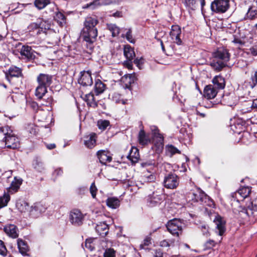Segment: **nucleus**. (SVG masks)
<instances>
[{
	"mask_svg": "<svg viewBox=\"0 0 257 257\" xmlns=\"http://www.w3.org/2000/svg\"><path fill=\"white\" fill-rule=\"evenodd\" d=\"M151 238L150 237L147 236L146 237L143 243L140 244V248L142 249H146V247L151 244Z\"/></svg>",
	"mask_w": 257,
	"mask_h": 257,
	"instance_id": "nucleus-49",
	"label": "nucleus"
},
{
	"mask_svg": "<svg viewBox=\"0 0 257 257\" xmlns=\"http://www.w3.org/2000/svg\"><path fill=\"white\" fill-rule=\"evenodd\" d=\"M22 56L28 59H31L34 57L33 51L31 47L29 46L23 45L21 48L18 49Z\"/></svg>",
	"mask_w": 257,
	"mask_h": 257,
	"instance_id": "nucleus-19",
	"label": "nucleus"
},
{
	"mask_svg": "<svg viewBox=\"0 0 257 257\" xmlns=\"http://www.w3.org/2000/svg\"><path fill=\"white\" fill-rule=\"evenodd\" d=\"M107 206L112 209H116L120 205L119 200L114 197H108L106 200Z\"/></svg>",
	"mask_w": 257,
	"mask_h": 257,
	"instance_id": "nucleus-28",
	"label": "nucleus"
},
{
	"mask_svg": "<svg viewBox=\"0 0 257 257\" xmlns=\"http://www.w3.org/2000/svg\"><path fill=\"white\" fill-rule=\"evenodd\" d=\"M99 240L96 238H88L85 241V246L88 250L92 251L97 245Z\"/></svg>",
	"mask_w": 257,
	"mask_h": 257,
	"instance_id": "nucleus-29",
	"label": "nucleus"
},
{
	"mask_svg": "<svg viewBox=\"0 0 257 257\" xmlns=\"http://www.w3.org/2000/svg\"><path fill=\"white\" fill-rule=\"evenodd\" d=\"M84 144L88 148H93L96 144V134L91 133L84 137Z\"/></svg>",
	"mask_w": 257,
	"mask_h": 257,
	"instance_id": "nucleus-20",
	"label": "nucleus"
},
{
	"mask_svg": "<svg viewBox=\"0 0 257 257\" xmlns=\"http://www.w3.org/2000/svg\"><path fill=\"white\" fill-rule=\"evenodd\" d=\"M39 84L48 87L52 82V76L46 74H40L37 78Z\"/></svg>",
	"mask_w": 257,
	"mask_h": 257,
	"instance_id": "nucleus-16",
	"label": "nucleus"
},
{
	"mask_svg": "<svg viewBox=\"0 0 257 257\" xmlns=\"http://www.w3.org/2000/svg\"><path fill=\"white\" fill-rule=\"evenodd\" d=\"M69 219L73 225H80L82 223L83 215L78 210H73L70 212Z\"/></svg>",
	"mask_w": 257,
	"mask_h": 257,
	"instance_id": "nucleus-11",
	"label": "nucleus"
},
{
	"mask_svg": "<svg viewBox=\"0 0 257 257\" xmlns=\"http://www.w3.org/2000/svg\"><path fill=\"white\" fill-rule=\"evenodd\" d=\"M251 192V188L249 187H243L234 193L237 201L243 200L248 197Z\"/></svg>",
	"mask_w": 257,
	"mask_h": 257,
	"instance_id": "nucleus-17",
	"label": "nucleus"
},
{
	"mask_svg": "<svg viewBox=\"0 0 257 257\" xmlns=\"http://www.w3.org/2000/svg\"><path fill=\"white\" fill-rule=\"evenodd\" d=\"M105 86L99 80H97L95 84V92L96 95H98L102 93L105 90Z\"/></svg>",
	"mask_w": 257,
	"mask_h": 257,
	"instance_id": "nucleus-41",
	"label": "nucleus"
},
{
	"mask_svg": "<svg viewBox=\"0 0 257 257\" xmlns=\"http://www.w3.org/2000/svg\"><path fill=\"white\" fill-rule=\"evenodd\" d=\"M16 206L18 210L24 215L28 216L30 206L25 201L20 200L17 202Z\"/></svg>",
	"mask_w": 257,
	"mask_h": 257,
	"instance_id": "nucleus-22",
	"label": "nucleus"
},
{
	"mask_svg": "<svg viewBox=\"0 0 257 257\" xmlns=\"http://www.w3.org/2000/svg\"><path fill=\"white\" fill-rule=\"evenodd\" d=\"M80 77L78 79V82L83 86H91L93 81L91 77V72L84 71L80 73Z\"/></svg>",
	"mask_w": 257,
	"mask_h": 257,
	"instance_id": "nucleus-10",
	"label": "nucleus"
},
{
	"mask_svg": "<svg viewBox=\"0 0 257 257\" xmlns=\"http://www.w3.org/2000/svg\"><path fill=\"white\" fill-rule=\"evenodd\" d=\"M163 188H158L156 191L153 192L152 194L148 196V202L149 205L153 207L157 205L162 200Z\"/></svg>",
	"mask_w": 257,
	"mask_h": 257,
	"instance_id": "nucleus-8",
	"label": "nucleus"
},
{
	"mask_svg": "<svg viewBox=\"0 0 257 257\" xmlns=\"http://www.w3.org/2000/svg\"><path fill=\"white\" fill-rule=\"evenodd\" d=\"M181 34V28L177 25L173 26L170 32V36L173 42L178 45L182 44V41L180 38Z\"/></svg>",
	"mask_w": 257,
	"mask_h": 257,
	"instance_id": "nucleus-13",
	"label": "nucleus"
},
{
	"mask_svg": "<svg viewBox=\"0 0 257 257\" xmlns=\"http://www.w3.org/2000/svg\"><path fill=\"white\" fill-rule=\"evenodd\" d=\"M46 209V205L42 203H34L30 206L28 216L33 218H38L45 212Z\"/></svg>",
	"mask_w": 257,
	"mask_h": 257,
	"instance_id": "nucleus-6",
	"label": "nucleus"
},
{
	"mask_svg": "<svg viewBox=\"0 0 257 257\" xmlns=\"http://www.w3.org/2000/svg\"><path fill=\"white\" fill-rule=\"evenodd\" d=\"M84 99L90 106L95 107L97 105V102L94 100V95L92 93L86 94Z\"/></svg>",
	"mask_w": 257,
	"mask_h": 257,
	"instance_id": "nucleus-35",
	"label": "nucleus"
},
{
	"mask_svg": "<svg viewBox=\"0 0 257 257\" xmlns=\"http://www.w3.org/2000/svg\"><path fill=\"white\" fill-rule=\"evenodd\" d=\"M203 202L201 203L203 205H206L210 207H213L214 206V202L211 198L205 194V196L203 197Z\"/></svg>",
	"mask_w": 257,
	"mask_h": 257,
	"instance_id": "nucleus-47",
	"label": "nucleus"
},
{
	"mask_svg": "<svg viewBox=\"0 0 257 257\" xmlns=\"http://www.w3.org/2000/svg\"><path fill=\"white\" fill-rule=\"evenodd\" d=\"M7 79L10 81V78L12 77H19L22 75V70L15 66H12L9 70L5 72Z\"/></svg>",
	"mask_w": 257,
	"mask_h": 257,
	"instance_id": "nucleus-15",
	"label": "nucleus"
},
{
	"mask_svg": "<svg viewBox=\"0 0 257 257\" xmlns=\"http://www.w3.org/2000/svg\"><path fill=\"white\" fill-rule=\"evenodd\" d=\"M63 173V171L61 168L56 169L54 172V174L56 175H61Z\"/></svg>",
	"mask_w": 257,
	"mask_h": 257,
	"instance_id": "nucleus-64",
	"label": "nucleus"
},
{
	"mask_svg": "<svg viewBox=\"0 0 257 257\" xmlns=\"http://www.w3.org/2000/svg\"><path fill=\"white\" fill-rule=\"evenodd\" d=\"M134 63L140 69L141 66L144 63V59L142 58H141L140 59L136 58L134 60Z\"/></svg>",
	"mask_w": 257,
	"mask_h": 257,
	"instance_id": "nucleus-59",
	"label": "nucleus"
},
{
	"mask_svg": "<svg viewBox=\"0 0 257 257\" xmlns=\"http://www.w3.org/2000/svg\"><path fill=\"white\" fill-rule=\"evenodd\" d=\"M250 53L253 56H257V48L252 47L250 49Z\"/></svg>",
	"mask_w": 257,
	"mask_h": 257,
	"instance_id": "nucleus-63",
	"label": "nucleus"
},
{
	"mask_svg": "<svg viewBox=\"0 0 257 257\" xmlns=\"http://www.w3.org/2000/svg\"><path fill=\"white\" fill-rule=\"evenodd\" d=\"M184 4L188 8L194 9L195 8V0H183Z\"/></svg>",
	"mask_w": 257,
	"mask_h": 257,
	"instance_id": "nucleus-50",
	"label": "nucleus"
},
{
	"mask_svg": "<svg viewBox=\"0 0 257 257\" xmlns=\"http://www.w3.org/2000/svg\"><path fill=\"white\" fill-rule=\"evenodd\" d=\"M250 80L249 85L251 89H253L257 85V70L252 72L250 76Z\"/></svg>",
	"mask_w": 257,
	"mask_h": 257,
	"instance_id": "nucleus-45",
	"label": "nucleus"
},
{
	"mask_svg": "<svg viewBox=\"0 0 257 257\" xmlns=\"http://www.w3.org/2000/svg\"><path fill=\"white\" fill-rule=\"evenodd\" d=\"M34 168L39 172H41L44 169V166L42 162L36 161V163L33 164Z\"/></svg>",
	"mask_w": 257,
	"mask_h": 257,
	"instance_id": "nucleus-54",
	"label": "nucleus"
},
{
	"mask_svg": "<svg viewBox=\"0 0 257 257\" xmlns=\"http://www.w3.org/2000/svg\"><path fill=\"white\" fill-rule=\"evenodd\" d=\"M107 29L111 32L112 36L114 37L119 33V28L114 24H107Z\"/></svg>",
	"mask_w": 257,
	"mask_h": 257,
	"instance_id": "nucleus-43",
	"label": "nucleus"
},
{
	"mask_svg": "<svg viewBox=\"0 0 257 257\" xmlns=\"http://www.w3.org/2000/svg\"><path fill=\"white\" fill-rule=\"evenodd\" d=\"M211 215L212 216L214 217L213 218V221L216 225V227L217 229L218 230V234L221 236L225 231V222L219 215H217L216 214H211Z\"/></svg>",
	"mask_w": 257,
	"mask_h": 257,
	"instance_id": "nucleus-12",
	"label": "nucleus"
},
{
	"mask_svg": "<svg viewBox=\"0 0 257 257\" xmlns=\"http://www.w3.org/2000/svg\"><path fill=\"white\" fill-rule=\"evenodd\" d=\"M0 131L5 135V142L7 148L15 149L19 147V139L12 134V131L9 126L1 127Z\"/></svg>",
	"mask_w": 257,
	"mask_h": 257,
	"instance_id": "nucleus-3",
	"label": "nucleus"
},
{
	"mask_svg": "<svg viewBox=\"0 0 257 257\" xmlns=\"http://www.w3.org/2000/svg\"><path fill=\"white\" fill-rule=\"evenodd\" d=\"M247 208L246 213L248 216L252 214L253 211H257V197L247 205Z\"/></svg>",
	"mask_w": 257,
	"mask_h": 257,
	"instance_id": "nucleus-36",
	"label": "nucleus"
},
{
	"mask_svg": "<svg viewBox=\"0 0 257 257\" xmlns=\"http://www.w3.org/2000/svg\"><path fill=\"white\" fill-rule=\"evenodd\" d=\"M201 230L203 234L206 236H208L210 235L208 227L206 225H203L201 226Z\"/></svg>",
	"mask_w": 257,
	"mask_h": 257,
	"instance_id": "nucleus-58",
	"label": "nucleus"
},
{
	"mask_svg": "<svg viewBox=\"0 0 257 257\" xmlns=\"http://www.w3.org/2000/svg\"><path fill=\"white\" fill-rule=\"evenodd\" d=\"M125 37L127 40L130 43H134L135 42V40L133 38L132 31L131 29H129L126 32Z\"/></svg>",
	"mask_w": 257,
	"mask_h": 257,
	"instance_id": "nucleus-56",
	"label": "nucleus"
},
{
	"mask_svg": "<svg viewBox=\"0 0 257 257\" xmlns=\"http://www.w3.org/2000/svg\"><path fill=\"white\" fill-rule=\"evenodd\" d=\"M215 243L213 240H209L204 244V249H208L212 248L214 246Z\"/></svg>",
	"mask_w": 257,
	"mask_h": 257,
	"instance_id": "nucleus-55",
	"label": "nucleus"
},
{
	"mask_svg": "<svg viewBox=\"0 0 257 257\" xmlns=\"http://www.w3.org/2000/svg\"><path fill=\"white\" fill-rule=\"evenodd\" d=\"M174 243L173 240L164 239L160 242V245L162 247H169L171 246Z\"/></svg>",
	"mask_w": 257,
	"mask_h": 257,
	"instance_id": "nucleus-52",
	"label": "nucleus"
},
{
	"mask_svg": "<svg viewBox=\"0 0 257 257\" xmlns=\"http://www.w3.org/2000/svg\"><path fill=\"white\" fill-rule=\"evenodd\" d=\"M229 0H215L211 5V8L213 12L217 13H223L229 8Z\"/></svg>",
	"mask_w": 257,
	"mask_h": 257,
	"instance_id": "nucleus-7",
	"label": "nucleus"
},
{
	"mask_svg": "<svg viewBox=\"0 0 257 257\" xmlns=\"http://www.w3.org/2000/svg\"><path fill=\"white\" fill-rule=\"evenodd\" d=\"M53 102V98L51 96H49L45 100V102L42 103V104L46 106H48L52 104Z\"/></svg>",
	"mask_w": 257,
	"mask_h": 257,
	"instance_id": "nucleus-60",
	"label": "nucleus"
},
{
	"mask_svg": "<svg viewBox=\"0 0 257 257\" xmlns=\"http://www.w3.org/2000/svg\"><path fill=\"white\" fill-rule=\"evenodd\" d=\"M10 200V197L8 193H5L3 196L0 197V208L5 207Z\"/></svg>",
	"mask_w": 257,
	"mask_h": 257,
	"instance_id": "nucleus-44",
	"label": "nucleus"
},
{
	"mask_svg": "<svg viewBox=\"0 0 257 257\" xmlns=\"http://www.w3.org/2000/svg\"><path fill=\"white\" fill-rule=\"evenodd\" d=\"M166 153L172 157L173 155L178 153L180 154V151L172 145H168L166 146Z\"/></svg>",
	"mask_w": 257,
	"mask_h": 257,
	"instance_id": "nucleus-42",
	"label": "nucleus"
},
{
	"mask_svg": "<svg viewBox=\"0 0 257 257\" xmlns=\"http://www.w3.org/2000/svg\"><path fill=\"white\" fill-rule=\"evenodd\" d=\"M37 21L40 26V29H41V33H46L47 30L50 29L51 25L48 22L44 21L41 19H38Z\"/></svg>",
	"mask_w": 257,
	"mask_h": 257,
	"instance_id": "nucleus-37",
	"label": "nucleus"
},
{
	"mask_svg": "<svg viewBox=\"0 0 257 257\" xmlns=\"http://www.w3.org/2000/svg\"><path fill=\"white\" fill-rule=\"evenodd\" d=\"M257 17V10L255 8L250 7L245 15V19L252 20Z\"/></svg>",
	"mask_w": 257,
	"mask_h": 257,
	"instance_id": "nucleus-40",
	"label": "nucleus"
},
{
	"mask_svg": "<svg viewBox=\"0 0 257 257\" xmlns=\"http://www.w3.org/2000/svg\"><path fill=\"white\" fill-rule=\"evenodd\" d=\"M212 82L218 89L224 88L225 85L224 79L221 76H215L213 79Z\"/></svg>",
	"mask_w": 257,
	"mask_h": 257,
	"instance_id": "nucleus-30",
	"label": "nucleus"
},
{
	"mask_svg": "<svg viewBox=\"0 0 257 257\" xmlns=\"http://www.w3.org/2000/svg\"><path fill=\"white\" fill-rule=\"evenodd\" d=\"M97 191V189L95 185V183L93 182L90 187V192L91 194L92 197L93 198H95L96 195V192Z\"/></svg>",
	"mask_w": 257,
	"mask_h": 257,
	"instance_id": "nucleus-53",
	"label": "nucleus"
},
{
	"mask_svg": "<svg viewBox=\"0 0 257 257\" xmlns=\"http://www.w3.org/2000/svg\"><path fill=\"white\" fill-rule=\"evenodd\" d=\"M179 182V178L176 174L170 173L165 176L163 185L167 189H174L178 187Z\"/></svg>",
	"mask_w": 257,
	"mask_h": 257,
	"instance_id": "nucleus-4",
	"label": "nucleus"
},
{
	"mask_svg": "<svg viewBox=\"0 0 257 257\" xmlns=\"http://www.w3.org/2000/svg\"><path fill=\"white\" fill-rule=\"evenodd\" d=\"M49 4L53 9L56 8L55 4L50 3L49 0H35V6L39 10L44 9Z\"/></svg>",
	"mask_w": 257,
	"mask_h": 257,
	"instance_id": "nucleus-27",
	"label": "nucleus"
},
{
	"mask_svg": "<svg viewBox=\"0 0 257 257\" xmlns=\"http://www.w3.org/2000/svg\"><path fill=\"white\" fill-rule=\"evenodd\" d=\"M97 156L100 162L102 164L109 163L112 160L110 153L106 151L100 150L97 152Z\"/></svg>",
	"mask_w": 257,
	"mask_h": 257,
	"instance_id": "nucleus-18",
	"label": "nucleus"
},
{
	"mask_svg": "<svg viewBox=\"0 0 257 257\" xmlns=\"http://www.w3.org/2000/svg\"><path fill=\"white\" fill-rule=\"evenodd\" d=\"M124 55L129 61L133 60L135 56L134 50L130 47H124Z\"/></svg>",
	"mask_w": 257,
	"mask_h": 257,
	"instance_id": "nucleus-39",
	"label": "nucleus"
},
{
	"mask_svg": "<svg viewBox=\"0 0 257 257\" xmlns=\"http://www.w3.org/2000/svg\"><path fill=\"white\" fill-rule=\"evenodd\" d=\"M128 79L127 82L131 84L132 82H133V79L132 78V76L131 75H125L123 77H122V79Z\"/></svg>",
	"mask_w": 257,
	"mask_h": 257,
	"instance_id": "nucleus-62",
	"label": "nucleus"
},
{
	"mask_svg": "<svg viewBox=\"0 0 257 257\" xmlns=\"http://www.w3.org/2000/svg\"><path fill=\"white\" fill-rule=\"evenodd\" d=\"M182 224L180 220L174 219L168 222L167 228L170 233L178 237L182 232Z\"/></svg>",
	"mask_w": 257,
	"mask_h": 257,
	"instance_id": "nucleus-5",
	"label": "nucleus"
},
{
	"mask_svg": "<svg viewBox=\"0 0 257 257\" xmlns=\"http://www.w3.org/2000/svg\"><path fill=\"white\" fill-rule=\"evenodd\" d=\"M17 244L20 252L23 255L26 254L29 250L28 246L26 242L19 238L17 240Z\"/></svg>",
	"mask_w": 257,
	"mask_h": 257,
	"instance_id": "nucleus-33",
	"label": "nucleus"
},
{
	"mask_svg": "<svg viewBox=\"0 0 257 257\" xmlns=\"http://www.w3.org/2000/svg\"><path fill=\"white\" fill-rule=\"evenodd\" d=\"M22 180L17 179L15 178L14 181L12 182L11 186L7 189L8 193L13 194L18 191L22 184Z\"/></svg>",
	"mask_w": 257,
	"mask_h": 257,
	"instance_id": "nucleus-25",
	"label": "nucleus"
},
{
	"mask_svg": "<svg viewBox=\"0 0 257 257\" xmlns=\"http://www.w3.org/2000/svg\"><path fill=\"white\" fill-rule=\"evenodd\" d=\"M217 93V90L212 85H208L206 86L204 89V96L207 99L214 98L216 96Z\"/></svg>",
	"mask_w": 257,
	"mask_h": 257,
	"instance_id": "nucleus-21",
	"label": "nucleus"
},
{
	"mask_svg": "<svg viewBox=\"0 0 257 257\" xmlns=\"http://www.w3.org/2000/svg\"><path fill=\"white\" fill-rule=\"evenodd\" d=\"M127 158L132 162L136 163L139 158V153L138 150L136 148H132Z\"/></svg>",
	"mask_w": 257,
	"mask_h": 257,
	"instance_id": "nucleus-34",
	"label": "nucleus"
},
{
	"mask_svg": "<svg viewBox=\"0 0 257 257\" xmlns=\"http://www.w3.org/2000/svg\"><path fill=\"white\" fill-rule=\"evenodd\" d=\"M213 57L210 63L211 66L217 71H220L227 65L230 55L227 50L224 48H219L213 54Z\"/></svg>",
	"mask_w": 257,
	"mask_h": 257,
	"instance_id": "nucleus-2",
	"label": "nucleus"
},
{
	"mask_svg": "<svg viewBox=\"0 0 257 257\" xmlns=\"http://www.w3.org/2000/svg\"><path fill=\"white\" fill-rule=\"evenodd\" d=\"M115 252L114 250L112 248L107 249L104 253V257H115Z\"/></svg>",
	"mask_w": 257,
	"mask_h": 257,
	"instance_id": "nucleus-51",
	"label": "nucleus"
},
{
	"mask_svg": "<svg viewBox=\"0 0 257 257\" xmlns=\"http://www.w3.org/2000/svg\"><path fill=\"white\" fill-rule=\"evenodd\" d=\"M109 121L107 120H100L97 122V125L99 129L104 130L109 125Z\"/></svg>",
	"mask_w": 257,
	"mask_h": 257,
	"instance_id": "nucleus-46",
	"label": "nucleus"
},
{
	"mask_svg": "<svg viewBox=\"0 0 257 257\" xmlns=\"http://www.w3.org/2000/svg\"><path fill=\"white\" fill-rule=\"evenodd\" d=\"M28 30L29 33H32V35H39L41 34V29H40V26L37 21L36 22L31 23L28 27Z\"/></svg>",
	"mask_w": 257,
	"mask_h": 257,
	"instance_id": "nucleus-26",
	"label": "nucleus"
},
{
	"mask_svg": "<svg viewBox=\"0 0 257 257\" xmlns=\"http://www.w3.org/2000/svg\"><path fill=\"white\" fill-rule=\"evenodd\" d=\"M153 142L155 146L156 147V151L161 152L164 147V138L162 135L159 133L158 128L153 130Z\"/></svg>",
	"mask_w": 257,
	"mask_h": 257,
	"instance_id": "nucleus-9",
	"label": "nucleus"
},
{
	"mask_svg": "<svg viewBox=\"0 0 257 257\" xmlns=\"http://www.w3.org/2000/svg\"><path fill=\"white\" fill-rule=\"evenodd\" d=\"M204 196H205V193L198 188L189 193L188 195V197L194 202H200V203L203 202Z\"/></svg>",
	"mask_w": 257,
	"mask_h": 257,
	"instance_id": "nucleus-14",
	"label": "nucleus"
},
{
	"mask_svg": "<svg viewBox=\"0 0 257 257\" xmlns=\"http://www.w3.org/2000/svg\"><path fill=\"white\" fill-rule=\"evenodd\" d=\"M27 131L32 135H35L37 131V127L33 123H30L26 127Z\"/></svg>",
	"mask_w": 257,
	"mask_h": 257,
	"instance_id": "nucleus-48",
	"label": "nucleus"
},
{
	"mask_svg": "<svg viewBox=\"0 0 257 257\" xmlns=\"http://www.w3.org/2000/svg\"><path fill=\"white\" fill-rule=\"evenodd\" d=\"M54 18L61 27H63L66 24V17L62 13L59 12L56 13Z\"/></svg>",
	"mask_w": 257,
	"mask_h": 257,
	"instance_id": "nucleus-38",
	"label": "nucleus"
},
{
	"mask_svg": "<svg viewBox=\"0 0 257 257\" xmlns=\"http://www.w3.org/2000/svg\"><path fill=\"white\" fill-rule=\"evenodd\" d=\"M138 139L139 143L141 145H147L150 142V140L149 137L146 135L145 132L143 130H141L139 134Z\"/></svg>",
	"mask_w": 257,
	"mask_h": 257,
	"instance_id": "nucleus-32",
	"label": "nucleus"
},
{
	"mask_svg": "<svg viewBox=\"0 0 257 257\" xmlns=\"http://www.w3.org/2000/svg\"><path fill=\"white\" fill-rule=\"evenodd\" d=\"M7 253V248L5 246L4 242L0 240V254L3 256L6 255Z\"/></svg>",
	"mask_w": 257,
	"mask_h": 257,
	"instance_id": "nucleus-57",
	"label": "nucleus"
},
{
	"mask_svg": "<svg viewBox=\"0 0 257 257\" xmlns=\"http://www.w3.org/2000/svg\"><path fill=\"white\" fill-rule=\"evenodd\" d=\"M5 232L12 238H17L18 236L17 233V228L13 224L6 225L4 227Z\"/></svg>",
	"mask_w": 257,
	"mask_h": 257,
	"instance_id": "nucleus-23",
	"label": "nucleus"
},
{
	"mask_svg": "<svg viewBox=\"0 0 257 257\" xmlns=\"http://www.w3.org/2000/svg\"><path fill=\"white\" fill-rule=\"evenodd\" d=\"M95 229L100 235L103 236L107 234L108 231V225L104 222H100L96 226Z\"/></svg>",
	"mask_w": 257,
	"mask_h": 257,
	"instance_id": "nucleus-24",
	"label": "nucleus"
},
{
	"mask_svg": "<svg viewBox=\"0 0 257 257\" xmlns=\"http://www.w3.org/2000/svg\"><path fill=\"white\" fill-rule=\"evenodd\" d=\"M98 1L99 0H94L93 3H91L89 5L88 7L94 9L96 6L99 5Z\"/></svg>",
	"mask_w": 257,
	"mask_h": 257,
	"instance_id": "nucleus-61",
	"label": "nucleus"
},
{
	"mask_svg": "<svg viewBox=\"0 0 257 257\" xmlns=\"http://www.w3.org/2000/svg\"><path fill=\"white\" fill-rule=\"evenodd\" d=\"M98 23L95 16H90L86 18L84 22L82 37L83 40L89 44H92L97 36V30L95 27Z\"/></svg>",
	"mask_w": 257,
	"mask_h": 257,
	"instance_id": "nucleus-1",
	"label": "nucleus"
},
{
	"mask_svg": "<svg viewBox=\"0 0 257 257\" xmlns=\"http://www.w3.org/2000/svg\"><path fill=\"white\" fill-rule=\"evenodd\" d=\"M47 92V87L39 84L35 90V95L39 99H41Z\"/></svg>",
	"mask_w": 257,
	"mask_h": 257,
	"instance_id": "nucleus-31",
	"label": "nucleus"
}]
</instances>
